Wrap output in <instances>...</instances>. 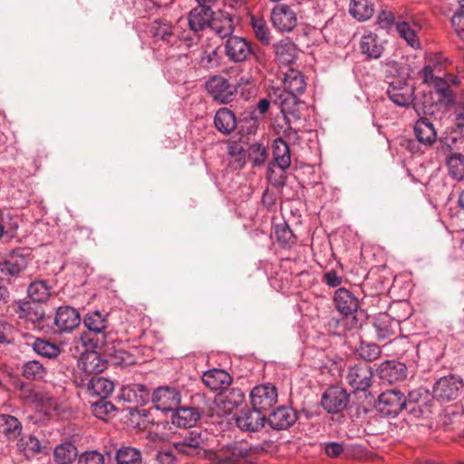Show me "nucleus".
I'll return each instance as SVG.
<instances>
[{
    "label": "nucleus",
    "instance_id": "nucleus-32",
    "mask_svg": "<svg viewBox=\"0 0 464 464\" xmlns=\"http://www.w3.org/2000/svg\"><path fill=\"white\" fill-rule=\"evenodd\" d=\"M360 50L368 59H379L384 48L375 34H363L360 41Z\"/></svg>",
    "mask_w": 464,
    "mask_h": 464
},
{
    "label": "nucleus",
    "instance_id": "nucleus-6",
    "mask_svg": "<svg viewBox=\"0 0 464 464\" xmlns=\"http://www.w3.org/2000/svg\"><path fill=\"white\" fill-rule=\"evenodd\" d=\"M407 398L401 392L392 389L382 392L376 404L377 411L386 417H396L406 406Z\"/></svg>",
    "mask_w": 464,
    "mask_h": 464
},
{
    "label": "nucleus",
    "instance_id": "nucleus-42",
    "mask_svg": "<svg viewBox=\"0 0 464 464\" xmlns=\"http://www.w3.org/2000/svg\"><path fill=\"white\" fill-rule=\"evenodd\" d=\"M78 451L72 442H64L54 449L53 456L57 464H71L77 457Z\"/></svg>",
    "mask_w": 464,
    "mask_h": 464
},
{
    "label": "nucleus",
    "instance_id": "nucleus-8",
    "mask_svg": "<svg viewBox=\"0 0 464 464\" xmlns=\"http://www.w3.org/2000/svg\"><path fill=\"white\" fill-rule=\"evenodd\" d=\"M271 21L277 31L289 33L297 25V14L290 5L278 4L271 11Z\"/></svg>",
    "mask_w": 464,
    "mask_h": 464
},
{
    "label": "nucleus",
    "instance_id": "nucleus-1",
    "mask_svg": "<svg viewBox=\"0 0 464 464\" xmlns=\"http://www.w3.org/2000/svg\"><path fill=\"white\" fill-rule=\"evenodd\" d=\"M334 304L336 310L343 314L341 318H332L328 323L334 334L345 335L360 326L359 320L354 315L359 307V300L352 291L344 287L338 288L334 295Z\"/></svg>",
    "mask_w": 464,
    "mask_h": 464
},
{
    "label": "nucleus",
    "instance_id": "nucleus-50",
    "mask_svg": "<svg viewBox=\"0 0 464 464\" xmlns=\"http://www.w3.org/2000/svg\"><path fill=\"white\" fill-rule=\"evenodd\" d=\"M92 410L96 418L104 420L116 411V407L107 398H103L92 402Z\"/></svg>",
    "mask_w": 464,
    "mask_h": 464
},
{
    "label": "nucleus",
    "instance_id": "nucleus-47",
    "mask_svg": "<svg viewBox=\"0 0 464 464\" xmlns=\"http://www.w3.org/2000/svg\"><path fill=\"white\" fill-rule=\"evenodd\" d=\"M275 235L277 243L283 247H289L295 243V236L293 231L285 222L276 225Z\"/></svg>",
    "mask_w": 464,
    "mask_h": 464
},
{
    "label": "nucleus",
    "instance_id": "nucleus-35",
    "mask_svg": "<svg viewBox=\"0 0 464 464\" xmlns=\"http://www.w3.org/2000/svg\"><path fill=\"white\" fill-rule=\"evenodd\" d=\"M218 400L226 412H231L245 401V393L240 388H231L223 392Z\"/></svg>",
    "mask_w": 464,
    "mask_h": 464
},
{
    "label": "nucleus",
    "instance_id": "nucleus-31",
    "mask_svg": "<svg viewBox=\"0 0 464 464\" xmlns=\"http://www.w3.org/2000/svg\"><path fill=\"white\" fill-rule=\"evenodd\" d=\"M283 84V91L297 95L303 94L306 87L303 73L293 68L288 69L285 73Z\"/></svg>",
    "mask_w": 464,
    "mask_h": 464
},
{
    "label": "nucleus",
    "instance_id": "nucleus-51",
    "mask_svg": "<svg viewBox=\"0 0 464 464\" xmlns=\"http://www.w3.org/2000/svg\"><path fill=\"white\" fill-rule=\"evenodd\" d=\"M23 375L28 380H42L45 375V368L37 361H29L24 364Z\"/></svg>",
    "mask_w": 464,
    "mask_h": 464
},
{
    "label": "nucleus",
    "instance_id": "nucleus-27",
    "mask_svg": "<svg viewBox=\"0 0 464 464\" xmlns=\"http://www.w3.org/2000/svg\"><path fill=\"white\" fill-rule=\"evenodd\" d=\"M274 51L276 59L283 64L288 65L293 63L298 54V50L294 42L289 38L280 40L274 45Z\"/></svg>",
    "mask_w": 464,
    "mask_h": 464
},
{
    "label": "nucleus",
    "instance_id": "nucleus-9",
    "mask_svg": "<svg viewBox=\"0 0 464 464\" xmlns=\"http://www.w3.org/2000/svg\"><path fill=\"white\" fill-rule=\"evenodd\" d=\"M350 395L339 386L329 387L323 394L321 404L328 413H339L347 408Z\"/></svg>",
    "mask_w": 464,
    "mask_h": 464
},
{
    "label": "nucleus",
    "instance_id": "nucleus-19",
    "mask_svg": "<svg viewBox=\"0 0 464 464\" xmlns=\"http://www.w3.org/2000/svg\"><path fill=\"white\" fill-rule=\"evenodd\" d=\"M297 94L285 92L281 89H274L270 93L269 97L273 103L277 105L281 112L286 115L295 116L298 112V100Z\"/></svg>",
    "mask_w": 464,
    "mask_h": 464
},
{
    "label": "nucleus",
    "instance_id": "nucleus-21",
    "mask_svg": "<svg viewBox=\"0 0 464 464\" xmlns=\"http://www.w3.org/2000/svg\"><path fill=\"white\" fill-rule=\"evenodd\" d=\"M210 13L211 9L207 7L198 6L193 8L187 19L189 32L188 34L185 33V35H190L194 40L198 38V33L209 25Z\"/></svg>",
    "mask_w": 464,
    "mask_h": 464
},
{
    "label": "nucleus",
    "instance_id": "nucleus-56",
    "mask_svg": "<svg viewBox=\"0 0 464 464\" xmlns=\"http://www.w3.org/2000/svg\"><path fill=\"white\" fill-rule=\"evenodd\" d=\"M451 25L458 37L464 40V5L454 13L451 18Z\"/></svg>",
    "mask_w": 464,
    "mask_h": 464
},
{
    "label": "nucleus",
    "instance_id": "nucleus-45",
    "mask_svg": "<svg viewBox=\"0 0 464 464\" xmlns=\"http://www.w3.org/2000/svg\"><path fill=\"white\" fill-rule=\"evenodd\" d=\"M396 29L399 35L406 41V43L412 48L418 49L420 47L417 32L412 25L406 22H401L396 24Z\"/></svg>",
    "mask_w": 464,
    "mask_h": 464
},
{
    "label": "nucleus",
    "instance_id": "nucleus-29",
    "mask_svg": "<svg viewBox=\"0 0 464 464\" xmlns=\"http://www.w3.org/2000/svg\"><path fill=\"white\" fill-rule=\"evenodd\" d=\"M202 382L210 390L218 391L229 385L231 377L226 371L214 368L203 373Z\"/></svg>",
    "mask_w": 464,
    "mask_h": 464
},
{
    "label": "nucleus",
    "instance_id": "nucleus-18",
    "mask_svg": "<svg viewBox=\"0 0 464 464\" xmlns=\"http://www.w3.org/2000/svg\"><path fill=\"white\" fill-rule=\"evenodd\" d=\"M379 378L389 383L403 381L407 376L405 363L394 360H386L376 369Z\"/></svg>",
    "mask_w": 464,
    "mask_h": 464
},
{
    "label": "nucleus",
    "instance_id": "nucleus-12",
    "mask_svg": "<svg viewBox=\"0 0 464 464\" xmlns=\"http://www.w3.org/2000/svg\"><path fill=\"white\" fill-rule=\"evenodd\" d=\"M204 434L197 430L187 431L173 442V447L177 451L188 456L198 454L204 449Z\"/></svg>",
    "mask_w": 464,
    "mask_h": 464
},
{
    "label": "nucleus",
    "instance_id": "nucleus-54",
    "mask_svg": "<svg viewBox=\"0 0 464 464\" xmlns=\"http://www.w3.org/2000/svg\"><path fill=\"white\" fill-rule=\"evenodd\" d=\"M449 81H452L451 75H449L448 80L439 76L432 83L437 92L448 102H452V92Z\"/></svg>",
    "mask_w": 464,
    "mask_h": 464
},
{
    "label": "nucleus",
    "instance_id": "nucleus-62",
    "mask_svg": "<svg viewBox=\"0 0 464 464\" xmlns=\"http://www.w3.org/2000/svg\"><path fill=\"white\" fill-rule=\"evenodd\" d=\"M419 74L423 82L428 84H432L434 80L438 77L434 75V68L430 64L424 66Z\"/></svg>",
    "mask_w": 464,
    "mask_h": 464
},
{
    "label": "nucleus",
    "instance_id": "nucleus-60",
    "mask_svg": "<svg viewBox=\"0 0 464 464\" xmlns=\"http://www.w3.org/2000/svg\"><path fill=\"white\" fill-rule=\"evenodd\" d=\"M395 16L392 12L382 10L377 16L378 24L383 29H389L393 24Z\"/></svg>",
    "mask_w": 464,
    "mask_h": 464
},
{
    "label": "nucleus",
    "instance_id": "nucleus-5",
    "mask_svg": "<svg viewBox=\"0 0 464 464\" xmlns=\"http://www.w3.org/2000/svg\"><path fill=\"white\" fill-rule=\"evenodd\" d=\"M249 398L252 408L266 414L277 402V388L270 382L256 385L251 390Z\"/></svg>",
    "mask_w": 464,
    "mask_h": 464
},
{
    "label": "nucleus",
    "instance_id": "nucleus-46",
    "mask_svg": "<svg viewBox=\"0 0 464 464\" xmlns=\"http://www.w3.org/2000/svg\"><path fill=\"white\" fill-rule=\"evenodd\" d=\"M219 47L208 45L202 48L200 63L206 68H215L220 63Z\"/></svg>",
    "mask_w": 464,
    "mask_h": 464
},
{
    "label": "nucleus",
    "instance_id": "nucleus-34",
    "mask_svg": "<svg viewBox=\"0 0 464 464\" xmlns=\"http://www.w3.org/2000/svg\"><path fill=\"white\" fill-rule=\"evenodd\" d=\"M249 24L255 37L263 45H269L272 40V35L266 21L260 15L251 14L249 16Z\"/></svg>",
    "mask_w": 464,
    "mask_h": 464
},
{
    "label": "nucleus",
    "instance_id": "nucleus-37",
    "mask_svg": "<svg viewBox=\"0 0 464 464\" xmlns=\"http://www.w3.org/2000/svg\"><path fill=\"white\" fill-rule=\"evenodd\" d=\"M18 315L33 324H40L44 318V311L42 307L37 306L35 303L20 302L18 304Z\"/></svg>",
    "mask_w": 464,
    "mask_h": 464
},
{
    "label": "nucleus",
    "instance_id": "nucleus-30",
    "mask_svg": "<svg viewBox=\"0 0 464 464\" xmlns=\"http://www.w3.org/2000/svg\"><path fill=\"white\" fill-rule=\"evenodd\" d=\"M214 124L219 132L223 134H230L237 127L236 115L227 107L220 108L216 112Z\"/></svg>",
    "mask_w": 464,
    "mask_h": 464
},
{
    "label": "nucleus",
    "instance_id": "nucleus-38",
    "mask_svg": "<svg viewBox=\"0 0 464 464\" xmlns=\"http://www.w3.org/2000/svg\"><path fill=\"white\" fill-rule=\"evenodd\" d=\"M26 267V261L24 258H12L0 263V278L10 281L16 277Z\"/></svg>",
    "mask_w": 464,
    "mask_h": 464
},
{
    "label": "nucleus",
    "instance_id": "nucleus-61",
    "mask_svg": "<svg viewBox=\"0 0 464 464\" xmlns=\"http://www.w3.org/2000/svg\"><path fill=\"white\" fill-rule=\"evenodd\" d=\"M158 464H176V457L171 450H160L157 454Z\"/></svg>",
    "mask_w": 464,
    "mask_h": 464
},
{
    "label": "nucleus",
    "instance_id": "nucleus-15",
    "mask_svg": "<svg viewBox=\"0 0 464 464\" xmlns=\"http://www.w3.org/2000/svg\"><path fill=\"white\" fill-rule=\"evenodd\" d=\"M386 93L394 104L408 107L413 101L414 88L406 81L397 79L389 83Z\"/></svg>",
    "mask_w": 464,
    "mask_h": 464
},
{
    "label": "nucleus",
    "instance_id": "nucleus-58",
    "mask_svg": "<svg viewBox=\"0 0 464 464\" xmlns=\"http://www.w3.org/2000/svg\"><path fill=\"white\" fill-rule=\"evenodd\" d=\"M323 282L329 287H337L342 285L343 276L338 275L334 269H330L324 272Z\"/></svg>",
    "mask_w": 464,
    "mask_h": 464
},
{
    "label": "nucleus",
    "instance_id": "nucleus-49",
    "mask_svg": "<svg viewBox=\"0 0 464 464\" xmlns=\"http://www.w3.org/2000/svg\"><path fill=\"white\" fill-rule=\"evenodd\" d=\"M210 26L221 38L233 36L234 24L232 18L229 16H225L221 19H214Z\"/></svg>",
    "mask_w": 464,
    "mask_h": 464
},
{
    "label": "nucleus",
    "instance_id": "nucleus-26",
    "mask_svg": "<svg viewBox=\"0 0 464 464\" xmlns=\"http://www.w3.org/2000/svg\"><path fill=\"white\" fill-rule=\"evenodd\" d=\"M417 140L424 146H431L437 140V131L429 119L421 117L414 125Z\"/></svg>",
    "mask_w": 464,
    "mask_h": 464
},
{
    "label": "nucleus",
    "instance_id": "nucleus-39",
    "mask_svg": "<svg viewBox=\"0 0 464 464\" xmlns=\"http://www.w3.org/2000/svg\"><path fill=\"white\" fill-rule=\"evenodd\" d=\"M349 13L358 21H366L374 13L373 5L370 0H351Z\"/></svg>",
    "mask_w": 464,
    "mask_h": 464
},
{
    "label": "nucleus",
    "instance_id": "nucleus-3",
    "mask_svg": "<svg viewBox=\"0 0 464 464\" xmlns=\"http://www.w3.org/2000/svg\"><path fill=\"white\" fill-rule=\"evenodd\" d=\"M185 23L183 18H179L176 25L166 18H157L150 25V34L152 37L158 41H162L169 46L176 45L179 41L183 40L188 47L194 44V39L190 35H185V32L180 34L178 31L177 25L180 23Z\"/></svg>",
    "mask_w": 464,
    "mask_h": 464
},
{
    "label": "nucleus",
    "instance_id": "nucleus-43",
    "mask_svg": "<svg viewBox=\"0 0 464 464\" xmlns=\"http://www.w3.org/2000/svg\"><path fill=\"white\" fill-rule=\"evenodd\" d=\"M449 174L459 181L464 179V155L452 153L447 160Z\"/></svg>",
    "mask_w": 464,
    "mask_h": 464
},
{
    "label": "nucleus",
    "instance_id": "nucleus-7",
    "mask_svg": "<svg viewBox=\"0 0 464 464\" xmlns=\"http://www.w3.org/2000/svg\"><path fill=\"white\" fill-rule=\"evenodd\" d=\"M206 90L212 99L221 104L231 102L237 93V88L221 75H214L206 82Z\"/></svg>",
    "mask_w": 464,
    "mask_h": 464
},
{
    "label": "nucleus",
    "instance_id": "nucleus-40",
    "mask_svg": "<svg viewBox=\"0 0 464 464\" xmlns=\"http://www.w3.org/2000/svg\"><path fill=\"white\" fill-rule=\"evenodd\" d=\"M27 294L33 303H45L51 295V287L46 281L37 280L29 285Z\"/></svg>",
    "mask_w": 464,
    "mask_h": 464
},
{
    "label": "nucleus",
    "instance_id": "nucleus-22",
    "mask_svg": "<svg viewBox=\"0 0 464 464\" xmlns=\"http://www.w3.org/2000/svg\"><path fill=\"white\" fill-rule=\"evenodd\" d=\"M393 353L404 358L408 362L416 363L419 357L418 344L411 342L407 336L394 338L389 342Z\"/></svg>",
    "mask_w": 464,
    "mask_h": 464
},
{
    "label": "nucleus",
    "instance_id": "nucleus-17",
    "mask_svg": "<svg viewBox=\"0 0 464 464\" xmlns=\"http://www.w3.org/2000/svg\"><path fill=\"white\" fill-rule=\"evenodd\" d=\"M407 318L408 316L394 317L387 313L380 314L375 317L373 323L377 339L379 341H384L396 334L397 331L400 330L401 323Z\"/></svg>",
    "mask_w": 464,
    "mask_h": 464
},
{
    "label": "nucleus",
    "instance_id": "nucleus-48",
    "mask_svg": "<svg viewBox=\"0 0 464 464\" xmlns=\"http://www.w3.org/2000/svg\"><path fill=\"white\" fill-rule=\"evenodd\" d=\"M18 447L27 457L41 453L43 449H44V447H42L39 440L33 435L21 438Z\"/></svg>",
    "mask_w": 464,
    "mask_h": 464
},
{
    "label": "nucleus",
    "instance_id": "nucleus-63",
    "mask_svg": "<svg viewBox=\"0 0 464 464\" xmlns=\"http://www.w3.org/2000/svg\"><path fill=\"white\" fill-rule=\"evenodd\" d=\"M455 124L458 128L464 127V102L456 104L453 111Z\"/></svg>",
    "mask_w": 464,
    "mask_h": 464
},
{
    "label": "nucleus",
    "instance_id": "nucleus-4",
    "mask_svg": "<svg viewBox=\"0 0 464 464\" xmlns=\"http://www.w3.org/2000/svg\"><path fill=\"white\" fill-rule=\"evenodd\" d=\"M225 54L230 62L243 63L250 56L260 61V52L255 51L252 44L244 37L230 36L225 43Z\"/></svg>",
    "mask_w": 464,
    "mask_h": 464
},
{
    "label": "nucleus",
    "instance_id": "nucleus-25",
    "mask_svg": "<svg viewBox=\"0 0 464 464\" xmlns=\"http://www.w3.org/2000/svg\"><path fill=\"white\" fill-rule=\"evenodd\" d=\"M121 397L128 402L142 406L150 401L151 396L146 385L132 383L122 389Z\"/></svg>",
    "mask_w": 464,
    "mask_h": 464
},
{
    "label": "nucleus",
    "instance_id": "nucleus-16",
    "mask_svg": "<svg viewBox=\"0 0 464 464\" xmlns=\"http://www.w3.org/2000/svg\"><path fill=\"white\" fill-rule=\"evenodd\" d=\"M372 370L366 363L350 366L346 375L348 384L355 391H366L372 384Z\"/></svg>",
    "mask_w": 464,
    "mask_h": 464
},
{
    "label": "nucleus",
    "instance_id": "nucleus-24",
    "mask_svg": "<svg viewBox=\"0 0 464 464\" xmlns=\"http://www.w3.org/2000/svg\"><path fill=\"white\" fill-rule=\"evenodd\" d=\"M200 418V412L196 407L176 408L171 415L172 423L179 428L194 426Z\"/></svg>",
    "mask_w": 464,
    "mask_h": 464
},
{
    "label": "nucleus",
    "instance_id": "nucleus-44",
    "mask_svg": "<svg viewBox=\"0 0 464 464\" xmlns=\"http://www.w3.org/2000/svg\"><path fill=\"white\" fill-rule=\"evenodd\" d=\"M33 349L37 354L46 358H55L61 353V349L57 344L40 338L34 342Z\"/></svg>",
    "mask_w": 464,
    "mask_h": 464
},
{
    "label": "nucleus",
    "instance_id": "nucleus-55",
    "mask_svg": "<svg viewBox=\"0 0 464 464\" xmlns=\"http://www.w3.org/2000/svg\"><path fill=\"white\" fill-rule=\"evenodd\" d=\"M246 457L247 450L235 446L232 448L230 453L219 459L218 464H238L240 459H244Z\"/></svg>",
    "mask_w": 464,
    "mask_h": 464
},
{
    "label": "nucleus",
    "instance_id": "nucleus-59",
    "mask_svg": "<svg viewBox=\"0 0 464 464\" xmlns=\"http://www.w3.org/2000/svg\"><path fill=\"white\" fill-rule=\"evenodd\" d=\"M237 90H242L245 87H249V93L250 94H256L257 92V87L256 84V81L253 76L251 75H244L241 76L237 82V85L234 86Z\"/></svg>",
    "mask_w": 464,
    "mask_h": 464
},
{
    "label": "nucleus",
    "instance_id": "nucleus-20",
    "mask_svg": "<svg viewBox=\"0 0 464 464\" xmlns=\"http://www.w3.org/2000/svg\"><path fill=\"white\" fill-rule=\"evenodd\" d=\"M297 420L295 411L291 407L279 406L266 418L270 427L276 430H286Z\"/></svg>",
    "mask_w": 464,
    "mask_h": 464
},
{
    "label": "nucleus",
    "instance_id": "nucleus-28",
    "mask_svg": "<svg viewBox=\"0 0 464 464\" xmlns=\"http://www.w3.org/2000/svg\"><path fill=\"white\" fill-rule=\"evenodd\" d=\"M114 391V383L101 376H92L87 384V392L90 396L100 399L108 398Z\"/></svg>",
    "mask_w": 464,
    "mask_h": 464
},
{
    "label": "nucleus",
    "instance_id": "nucleus-36",
    "mask_svg": "<svg viewBox=\"0 0 464 464\" xmlns=\"http://www.w3.org/2000/svg\"><path fill=\"white\" fill-rule=\"evenodd\" d=\"M23 430L21 421L14 416L0 414V433H3L8 440L17 439Z\"/></svg>",
    "mask_w": 464,
    "mask_h": 464
},
{
    "label": "nucleus",
    "instance_id": "nucleus-11",
    "mask_svg": "<svg viewBox=\"0 0 464 464\" xmlns=\"http://www.w3.org/2000/svg\"><path fill=\"white\" fill-rule=\"evenodd\" d=\"M151 401L159 411H173L180 403V393L175 388L159 387L153 392Z\"/></svg>",
    "mask_w": 464,
    "mask_h": 464
},
{
    "label": "nucleus",
    "instance_id": "nucleus-14",
    "mask_svg": "<svg viewBox=\"0 0 464 464\" xmlns=\"http://www.w3.org/2000/svg\"><path fill=\"white\" fill-rule=\"evenodd\" d=\"M81 324V315L77 309L70 305L57 308L54 316V325L59 333H71Z\"/></svg>",
    "mask_w": 464,
    "mask_h": 464
},
{
    "label": "nucleus",
    "instance_id": "nucleus-10",
    "mask_svg": "<svg viewBox=\"0 0 464 464\" xmlns=\"http://www.w3.org/2000/svg\"><path fill=\"white\" fill-rule=\"evenodd\" d=\"M463 382L461 379L449 375L440 378L433 387L434 397L441 401H453L459 397Z\"/></svg>",
    "mask_w": 464,
    "mask_h": 464
},
{
    "label": "nucleus",
    "instance_id": "nucleus-53",
    "mask_svg": "<svg viewBox=\"0 0 464 464\" xmlns=\"http://www.w3.org/2000/svg\"><path fill=\"white\" fill-rule=\"evenodd\" d=\"M382 351L379 345L370 343L362 342L358 349L359 356L366 362H372L378 359Z\"/></svg>",
    "mask_w": 464,
    "mask_h": 464
},
{
    "label": "nucleus",
    "instance_id": "nucleus-33",
    "mask_svg": "<svg viewBox=\"0 0 464 464\" xmlns=\"http://www.w3.org/2000/svg\"><path fill=\"white\" fill-rule=\"evenodd\" d=\"M272 148L275 165L282 170L288 169L291 164L288 144L282 138H277L274 140Z\"/></svg>",
    "mask_w": 464,
    "mask_h": 464
},
{
    "label": "nucleus",
    "instance_id": "nucleus-41",
    "mask_svg": "<svg viewBox=\"0 0 464 464\" xmlns=\"http://www.w3.org/2000/svg\"><path fill=\"white\" fill-rule=\"evenodd\" d=\"M115 461L117 464H143L142 454L140 450L122 446L115 453Z\"/></svg>",
    "mask_w": 464,
    "mask_h": 464
},
{
    "label": "nucleus",
    "instance_id": "nucleus-2",
    "mask_svg": "<svg viewBox=\"0 0 464 464\" xmlns=\"http://www.w3.org/2000/svg\"><path fill=\"white\" fill-rule=\"evenodd\" d=\"M83 324L87 328L80 336V342L86 350L102 348L106 344L108 328L107 316L99 311L89 312L83 318Z\"/></svg>",
    "mask_w": 464,
    "mask_h": 464
},
{
    "label": "nucleus",
    "instance_id": "nucleus-52",
    "mask_svg": "<svg viewBox=\"0 0 464 464\" xmlns=\"http://www.w3.org/2000/svg\"><path fill=\"white\" fill-rule=\"evenodd\" d=\"M267 158L266 149L260 143H253L249 146L248 159L256 167L263 166Z\"/></svg>",
    "mask_w": 464,
    "mask_h": 464
},
{
    "label": "nucleus",
    "instance_id": "nucleus-23",
    "mask_svg": "<svg viewBox=\"0 0 464 464\" xmlns=\"http://www.w3.org/2000/svg\"><path fill=\"white\" fill-rule=\"evenodd\" d=\"M107 360L94 351L87 352L80 358V368L85 373L94 374V376L102 372L107 368Z\"/></svg>",
    "mask_w": 464,
    "mask_h": 464
},
{
    "label": "nucleus",
    "instance_id": "nucleus-57",
    "mask_svg": "<svg viewBox=\"0 0 464 464\" xmlns=\"http://www.w3.org/2000/svg\"><path fill=\"white\" fill-rule=\"evenodd\" d=\"M79 464H104V457L100 452L86 451L79 457Z\"/></svg>",
    "mask_w": 464,
    "mask_h": 464
},
{
    "label": "nucleus",
    "instance_id": "nucleus-64",
    "mask_svg": "<svg viewBox=\"0 0 464 464\" xmlns=\"http://www.w3.org/2000/svg\"><path fill=\"white\" fill-rule=\"evenodd\" d=\"M324 450H325V453L328 456L337 457L343 452V448L342 444H340V443L330 442L325 445Z\"/></svg>",
    "mask_w": 464,
    "mask_h": 464
},
{
    "label": "nucleus",
    "instance_id": "nucleus-13",
    "mask_svg": "<svg viewBox=\"0 0 464 464\" xmlns=\"http://www.w3.org/2000/svg\"><path fill=\"white\" fill-rule=\"evenodd\" d=\"M237 426L244 431L261 430L266 421V414L256 409H242L235 417Z\"/></svg>",
    "mask_w": 464,
    "mask_h": 464
}]
</instances>
